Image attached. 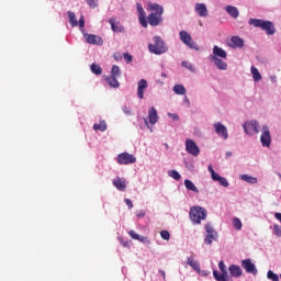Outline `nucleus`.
Wrapping results in <instances>:
<instances>
[{"instance_id": "1", "label": "nucleus", "mask_w": 281, "mask_h": 281, "mask_svg": "<svg viewBox=\"0 0 281 281\" xmlns=\"http://www.w3.org/2000/svg\"><path fill=\"white\" fill-rule=\"evenodd\" d=\"M248 23L249 25H252V27H260L268 36H273V34H276V25H273V22L271 21L250 19Z\"/></svg>"}, {"instance_id": "2", "label": "nucleus", "mask_w": 281, "mask_h": 281, "mask_svg": "<svg viewBox=\"0 0 281 281\" xmlns=\"http://www.w3.org/2000/svg\"><path fill=\"white\" fill-rule=\"evenodd\" d=\"M148 49L150 54L161 56V54L168 52V46H166V42L160 36H154V44H149Z\"/></svg>"}, {"instance_id": "3", "label": "nucleus", "mask_w": 281, "mask_h": 281, "mask_svg": "<svg viewBox=\"0 0 281 281\" xmlns=\"http://www.w3.org/2000/svg\"><path fill=\"white\" fill-rule=\"evenodd\" d=\"M189 216L195 225H200L201 221L207 218V211L201 206H193L190 209Z\"/></svg>"}, {"instance_id": "4", "label": "nucleus", "mask_w": 281, "mask_h": 281, "mask_svg": "<svg viewBox=\"0 0 281 281\" xmlns=\"http://www.w3.org/2000/svg\"><path fill=\"white\" fill-rule=\"evenodd\" d=\"M180 41H182V43L187 45V47H189L190 49L199 52V44H196V42H193L192 35H190V33H188L187 31H180Z\"/></svg>"}, {"instance_id": "5", "label": "nucleus", "mask_w": 281, "mask_h": 281, "mask_svg": "<svg viewBox=\"0 0 281 281\" xmlns=\"http://www.w3.org/2000/svg\"><path fill=\"white\" fill-rule=\"evenodd\" d=\"M116 161L121 166H128L131 164H135V161H137V158H135L133 154L122 153V154H119Z\"/></svg>"}, {"instance_id": "6", "label": "nucleus", "mask_w": 281, "mask_h": 281, "mask_svg": "<svg viewBox=\"0 0 281 281\" xmlns=\"http://www.w3.org/2000/svg\"><path fill=\"white\" fill-rule=\"evenodd\" d=\"M243 128L246 135H254V133L256 134L260 133V125L257 123V121H250V122L244 123Z\"/></svg>"}, {"instance_id": "7", "label": "nucleus", "mask_w": 281, "mask_h": 281, "mask_svg": "<svg viewBox=\"0 0 281 281\" xmlns=\"http://www.w3.org/2000/svg\"><path fill=\"white\" fill-rule=\"evenodd\" d=\"M260 142H261L262 146L266 148H269V146H271V131L269 130V126H267V125L262 126Z\"/></svg>"}, {"instance_id": "8", "label": "nucleus", "mask_w": 281, "mask_h": 281, "mask_svg": "<svg viewBox=\"0 0 281 281\" xmlns=\"http://www.w3.org/2000/svg\"><path fill=\"white\" fill-rule=\"evenodd\" d=\"M186 150L187 153H189V155H192L193 157H199V153H201L199 146L192 139L186 140Z\"/></svg>"}, {"instance_id": "9", "label": "nucleus", "mask_w": 281, "mask_h": 281, "mask_svg": "<svg viewBox=\"0 0 281 281\" xmlns=\"http://www.w3.org/2000/svg\"><path fill=\"white\" fill-rule=\"evenodd\" d=\"M213 126L218 137H222V139H227V137H229L227 127L225 125H223L222 123H215Z\"/></svg>"}, {"instance_id": "10", "label": "nucleus", "mask_w": 281, "mask_h": 281, "mask_svg": "<svg viewBox=\"0 0 281 281\" xmlns=\"http://www.w3.org/2000/svg\"><path fill=\"white\" fill-rule=\"evenodd\" d=\"M241 267L243 269H245L246 273H252V276H256L258 273V270L256 269V265L251 262V259L243 260Z\"/></svg>"}, {"instance_id": "11", "label": "nucleus", "mask_w": 281, "mask_h": 281, "mask_svg": "<svg viewBox=\"0 0 281 281\" xmlns=\"http://www.w3.org/2000/svg\"><path fill=\"white\" fill-rule=\"evenodd\" d=\"M85 38L89 45H104V41L98 35L85 34Z\"/></svg>"}, {"instance_id": "12", "label": "nucleus", "mask_w": 281, "mask_h": 281, "mask_svg": "<svg viewBox=\"0 0 281 281\" xmlns=\"http://www.w3.org/2000/svg\"><path fill=\"white\" fill-rule=\"evenodd\" d=\"M146 89H148V81H146V79H140L137 85V98H139V100H144Z\"/></svg>"}, {"instance_id": "13", "label": "nucleus", "mask_w": 281, "mask_h": 281, "mask_svg": "<svg viewBox=\"0 0 281 281\" xmlns=\"http://www.w3.org/2000/svg\"><path fill=\"white\" fill-rule=\"evenodd\" d=\"M112 183L114 188H116V190H119L120 192H126V188L128 183L126 182V179L116 177Z\"/></svg>"}, {"instance_id": "14", "label": "nucleus", "mask_w": 281, "mask_h": 281, "mask_svg": "<svg viewBox=\"0 0 281 281\" xmlns=\"http://www.w3.org/2000/svg\"><path fill=\"white\" fill-rule=\"evenodd\" d=\"M148 122L149 124H151V126H155V124L159 122V115L157 114V109H155L154 106H151L148 110Z\"/></svg>"}, {"instance_id": "15", "label": "nucleus", "mask_w": 281, "mask_h": 281, "mask_svg": "<svg viewBox=\"0 0 281 281\" xmlns=\"http://www.w3.org/2000/svg\"><path fill=\"white\" fill-rule=\"evenodd\" d=\"M210 59L213 60V63L217 67V69H221L222 71L227 70V63H225L223 59H221L216 56H210Z\"/></svg>"}, {"instance_id": "16", "label": "nucleus", "mask_w": 281, "mask_h": 281, "mask_svg": "<svg viewBox=\"0 0 281 281\" xmlns=\"http://www.w3.org/2000/svg\"><path fill=\"white\" fill-rule=\"evenodd\" d=\"M160 22H161V15H159L157 13H150L148 15V23L153 27H157V25H159Z\"/></svg>"}, {"instance_id": "17", "label": "nucleus", "mask_w": 281, "mask_h": 281, "mask_svg": "<svg viewBox=\"0 0 281 281\" xmlns=\"http://www.w3.org/2000/svg\"><path fill=\"white\" fill-rule=\"evenodd\" d=\"M228 271L232 278H240V276H243V269H240L237 265H231L228 267Z\"/></svg>"}, {"instance_id": "18", "label": "nucleus", "mask_w": 281, "mask_h": 281, "mask_svg": "<svg viewBox=\"0 0 281 281\" xmlns=\"http://www.w3.org/2000/svg\"><path fill=\"white\" fill-rule=\"evenodd\" d=\"M195 12L202 18H205L209 14L205 3H195Z\"/></svg>"}, {"instance_id": "19", "label": "nucleus", "mask_w": 281, "mask_h": 281, "mask_svg": "<svg viewBox=\"0 0 281 281\" xmlns=\"http://www.w3.org/2000/svg\"><path fill=\"white\" fill-rule=\"evenodd\" d=\"M211 56H215V58H224L227 59V52H225V49L218 47L217 45H215L213 47V55Z\"/></svg>"}, {"instance_id": "20", "label": "nucleus", "mask_w": 281, "mask_h": 281, "mask_svg": "<svg viewBox=\"0 0 281 281\" xmlns=\"http://www.w3.org/2000/svg\"><path fill=\"white\" fill-rule=\"evenodd\" d=\"M231 47H234V49H236V47H245V40H243L239 36H233L231 37Z\"/></svg>"}, {"instance_id": "21", "label": "nucleus", "mask_w": 281, "mask_h": 281, "mask_svg": "<svg viewBox=\"0 0 281 281\" xmlns=\"http://www.w3.org/2000/svg\"><path fill=\"white\" fill-rule=\"evenodd\" d=\"M105 82L109 85V87H112V89H120V81H117V77L110 75L105 77Z\"/></svg>"}, {"instance_id": "22", "label": "nucleus", "mask_w": 281, "mask_h": 281, "mask_svg": "<svg viewBox=\"0 0 281 281\" xmlns=\"http://www.w3.org/2000/svg\"><path fill=\"white\" fill-rule=\"evenodd\" d=\"M187 265H189L191 269L196 271V273H201V265L199 263V261L194 260L192 257H189L187 259Z\"/></svg>"}, {"instance_id": "23", "label": "nucleus", "mask_w": 281, "mask_h": 281, "mask_svg": "<svg viewBox=\"0 0 281 281\" xmlns=\"http://www.w3.org/2000/svg\"><path fill=\"white\" fill-rule=\"evenodd\" d=\"M109 23L113 32H116V33L124 32V26H122L120 22H115V19L111 18L109 20Z\"/></svg>"}, {"instance_id": "24", "label": "nucleus", "mask_w": 281, "mask_h": 281, "mask_svg": "<svg viewBox=\"0 0 281 281\" xmlns=\"http://www.w3.org/2000/svg\"><path fill=\"white\" fill-rule=\"evenodd\" d=\"M225 10L227 14H229V16H232L233 19H238V16H240V12L238 11V8L234 5H227Z\"/></svg>"}, {"instance_id": "25", "label": "nucleus", "mask_w": 281, "mask_h": 281, "mask_svg": "<svg viewBox=\"0 0 281 281\" xmlns=\"http://www.w3.org/2000/svg\"><path fill=\"white\" fill-rule=\"evenodd\" d=\"M213 276L216 281H227V269L222 270L221 273L217 270H214Z\"/></svg>"}, {"instance_id": "26", "label": "nucleus", "mask_w": 281, "mask_h": 281, "mask_svg": "<svg viewBox=\"0 0 281 281\" xmlns=\"http://www.w3.org/2000/svg\"><path fill=\"white\" fill-rule=\"evenodd\" d=\"M204 228L206 232V236H212L213 238H218V233H216V231H214L212 223H206Z\"/></svg>"}, {"instance_id": "27", "label": "nucleus", "mask_w": 281, "mask_h": 281, "mask_svg": "<svg viewBox=\"0 0 281 281\" xmlns=\"http://www.w3.org/2000/svg\"><path fill=\"white\" fill-rule=\"evenodd\" d=\"M128 234L131 238H133V240H139V243H150V240H148V237L137 235L135 231H130Z\"/></svg>"}, {"instance_id": "28", "label": "nucleus", "mask_w": 281, "mask_h": 281, "mask_svg": "<svg viewBox=\"0 0 281 281\" xmlns=\"http://www.w3.org/2000/svg\"><path fill=\"white\" fill-rule=\"evenodd\" d=\"M240 179H241V181H246V183H251V184L258 183V178L249 176V175H241Z\"/></svg>"}, {"instance_id": "29", "label": "nucleus", "mask_w": 281, "mask_h": 281, "mask_svg": "<svg viewBox=\"0 0 281 281\" xmlns=\"http://www.w3.org/2000/svg\"><path fill=\"white\" fill-rule=\"evenodd\" d=\"M184 187L187 188V190L199 194V188H196V186H194V182H192L191 180H184Z\"/></svg>"}, {"instance_id": "30", "label": "nucleus", "mask_w": 281, "mask_h": 281, "mask_svg": "<svg viewBox=\"0 0 281 281\" xmlns=\"http://www.w3.org/2000/svg\"><path fill=\"white\" fill-rule=\"evenodd\" d=\"M150 10L153 11L154 14L162 15L164 14V8L157 3L150 4Z\"/></svg>"}, {"instance_id": "31", "label": "nucleus", "mask_w": 281, "mask_h": 281, "mask_svg": "<svg viewBox=\"0 0 281 281\" xmlns=\"http://www.w3.org/2000/svg\"><path fill=\"white\" fill-rule=\"evenodd\" d=\"M68 19L71 27H78V20L76 19V13L68 11Z\"/></svg>"}, {"instance_id": "32", "label": "nucleus", "mask_w": 281, "mask_h": 281, "mask_svg": "<svg viewBox=\"0 0 281 281\" xmlns=\"http://www.w3.org/2000/svg\"><path fill=\"white\" fill-rule=\"evenodd\" d=\"M251 74L255 82H260L262 80V75H260V71L256 67H251Z\"/></svg>"}, {"instance_id": "33", "label": "nucleus", "mask_w": 281, "mask_h": 281, "mask_svg": "<svg viewBox=\"0 0 281 281\" xmlns=\"http://www.w3.org/2000/svg\"><path fill=\"white\" fill-rule=\"evenodd\" d=\"M93 128L94 131H101V133H104V131H106V121L102 120L99 123H95Z\"/></svg>"}, {"instance_id": "34", "label": "nucleus", "mask_w": 281, "mask_h": 281, "mask_svg": "<svg viewBox=\"0 0 281 281\" xmlns=\"http://www.w3.org/2000/svg\"><path fill=\"white\" fill-rule=\"evenodd\" d=\"M173 92L177 95H186V87H183V85H176L173 87Z\"/></svg>"}, {"instance_id": "35", "label": "nucleus", "mask_w": 281, "mask_h": 281, "mask_svg": "<svg viewBox=\"0 0 281 281\" xmlns=\"http://www.w3.org/2000/svg\"><path fill=\"white\" fill-rule=\"evenodd\" d=\"M90 69L92 71V74H94L95 76H102V67L98 64H92L90 66Z\"/></svg>"}, {"instance_id": "36", "label": "nucleus", "mask_w": 281, "mask_h": 281, "mask_svg": "<svg viewBox=\"0 0 281 281\" xmlns=\"http://www.w3.org/2000/svg\"><path fill=\"white\" fill-rule=\"evenodd\" d=\"M111 76L114 78H120V76H122V70H120L117 65L112 66Z\"/></svg>"}, {"instance_id": "37", "label": "nucleus", "mask_w": 281, "mask_h": 281, "mask_svg": "<svg viewBox=\"0 0 281 281\" xmlns=\"http://www.w3.org/2000/svg\"><path fill=\"white\" fill-rule=\"evenodd\" d=\"M267 278L268 280L280 281V277L271 270L268 271Z\"/></svg>"}, {"instance_id": "38", "label": "nucleus", "mask_w": 281, "mask_h": 281, "mask_svg": "<svg viewBox=\"0 0 281 281\" xmlns=\"http://www.w3.org/2000/svg\"><path fill=\"white\" fill-rule=\"evenodd\" d=\"M233 225H234L235 229H237V231L243 229V222H240V218H238V217H235L233 220Z\"/></svg>"}, {"instance_id": "39", "label": "nucleus", "mask_w": 281, "mask_h": 281, "mask_svg": "<svg viewBox=\"0 0 281 281\" xmlns=\"http://www.w3.org/2000/svg\"><path fill=\"white\" fill-rule=\"evenodd\" d=\"M169 177H171V179H175V181H179L181 179V175L177 170L169 171Z\"/></svg>"}, {"instance_id": "40", "label": "nucleus", "mask_w": 281, "mask_h": 281, "mask_svg": "<svg viewBox=\"0 0 281 281\" xmlns=\"http://www.w3.org/2000/svg\"><path fill=\"white\" fill-rule=\"evenodd\" d=\"M216 238H218V237H213L212 235H205L204 244L212 245V243H214V240H216Z\"/></svg>"}, {"instance_id": "41", "label": "nucleus", "mask_w": 281, "mask_h": 281, "mask_svg": "<svg viewBox=\"0 0 281 281\" xmlns=\"http://www.w3.org/2000/svg\"><path fill=\"white\" fill-rule=\"evenodd\" d=\"M138 16H146V11H144V7L140 3L136 4Z\"/></svg>"}, {"instance_id": "42", "label": "nucleus", "mask_w": 281, "mask_h": 281, "mask_svg": "<svg viewBox=\"0 0 281 281\" xmlns=\"http://www.w3.org/2000/svg\"><path fill=\"white\" fill-rule=\"evenodd\" d=\"M138 20L143 27H148V22L146 21V15H138Z\"/></svg>"}, {"instance_id": "43", "label": "nucleus", "mask_w": 281, "mask_h": 281, "mask_svg": "<svg viewBox=\"0 0 281 281\" xmlns=\"http://www.w3.org/2000/svg\"><path fill=\"white\" fill-rule=\"evenodd\" d=\"M220 186H223V188H229V182L227 181V178L221 177L220 180H217Z\"/></svg>"}, {"instance_id": "44", "label": "nucleus", "mask_w": 281, "mask_h": 281, "mask_svg": "<svg viewBox=\"0 0 281 281\" xmlns=\"http://www.w3.org/2000/svg\"><path fill=\"white\" fill-rule=\"evenodd\" d=\"M160 237L162 238V240H170V232L161 231L160 232Z\"/></svg>"}, {"instance_id": "45", "label": "nucleus", "mask_w": 281, "mask_h": 281, "mask_svg": "<svg viewBox=\"0 0 281 281\" xmlns=\"http://www.w3.org/2000/svg\"><path fill=\"white\" fill-rule=\"evenodd\" d=\"M182 67H186V69H189V71H194V66L189 61H182Z\"/></svg>"}, {"instance_id": "46", "label": "nucleus", "mask_w": 281, "mask_h": 281, "mask_svg": "<svg viewBox=\"0 0 281 281\" xmlns=\"http://www.w3.org/2000/svg\"><path fill=\"white\" fill-rule=\"evenodd\" d=\"M273 232H274V235L278 236L279 238H281V226L278 225V224H274L273 225Z\"/></svg>"}, {"instance_id": "47", "label": "nucleus", "mask_w": 281, "mask_h": 281, "mask_svg": "<svg viewBox=\"0 0 281 281\" xmlns=\"http://www.w3.org/2000/svg\"><path fill=\"white\" fill-rule=\"evenodd\" d=\"M125 63H133V56L128 53L123 54Z\"/></svg>"}, {"instance_id": "48", "label": "nucleus", "mask_w": 281, "mask_h": 281, "mask_svg": "<svg viewBox=\"0 0 281 281\" xmlns=\"http://www.w3.org/2000/svg\"><path fill=\"white\" fill-rule=\"evenodd\" d=\"M87 3L90 8H98V0H87Z\"/></svg>"}, {"instance_id": "49", "label": "nucleus", "mask_w": 281, "mask_h": 281, "mask_svg": "<svg viewBox=\"0 0 281 281\" xmlns=\"http://www.w3.org/2000/svg\"><path fill=\"white\" fill-rule=\"evenodd\" d=\"M124 203L127 205L128 210H133V201H131V199H124Z\"/></svg>"}, {"instance_id": "50", "label": "nucleus", "mask_w": 281, "mask_h": 281, "mask_svg": "<svg viewBox=\"0 0 281 281\" xmlns=\"http://www.w3.org/2000/svg\"><path fill=\"white\" fill-rule=\"evenodd\" d=\"M168 116L171 117L173 122H179V114L168 113Z\"/></svg>"}, {"instance_id": "51", "label": "nucleus", "mask_w": 281, "mask_h": 281, "mask_svg": "<svg viewBox=\"0 0 281 281\" xmlns=\"http://www.w3.org/2000/svg\"><path fill=\"white\" fill-rule=\"evenodd\" d=\"M218 269H220V271H225L227 269L224 261L218 262Z\"/></svg>"}, {"instance_id": "52", "label": "nucleus", "mask_w": 281, "mask_h": 281, "mask_svg": "<svg viewBox=\"0 0 281 281\" xmlns=\"http://www.w3.org/2000/svg\"><path fill=\"white\" fill-rule=\"evenodd\" d=\"M213 181H218L221 176L218 173H216V171L213 172V175H211Z\"/></svg>"}, {"instance_id": "53", "label": "nucleus", "mask_w": 281, "mask_h": 281, "mask_svg": "<svg viewBox=\"0 0 281 281\" xmlns=\"http://www.w3.org/2000/svg\"><path fill=\"white\" fill-rule=\"evenodd\" d=\"M79 27H85V16L81 15V18L79 19Z\"/></svg>"}, {"instance_id": "54", "label": "nucleus", "mask_w": 281, "mask_h": 281, "mask_svg": "<svg viewBox=\"0 0 281 281\" xmlns=\"http://www.w3.org/2000/svg\"><path fill=\"white\" fill-rule=\"evenodd\" d=\"M136 215L138 218H144L146 216V212L139 211Z\"/></svg>"}, {"instance_id": "55", "label": "nucleus", "mask_w": 281, "mask_h": 281, "mask_svg": "<svg viewBox=\"0 0 281 281\" xmlns=\"http://www.w3.org/2000/svg\"><path fill=\"white\" fill-rule=\"evenodd\" d=\"M274 218H277V221H280V223H281V213H276Z\"/></svg>"}, {"instance_id": "56", "label": "nucleus", "mask_w": 281, "mask_h": 281, "mask_svg": "<svg viewBox=\"0 0 281 281\" xmlns=\"http://www.w3.org/2000/svg\"><path fill=\"white\" fill-rule=\"evenodd\" d=\"M160 276H162V279L166 280V272L164 270H159Z\"/></svg>"}, {"instance_id": "57", "label": "nucleus", "mask_w": 281, "mask_h": 281, "mask_svg": "<svg viewBox=\"0 0 281 281\" xmlns=\"http://www.w3.org/2000/svg\"><path fill=\"white\" fill-rule=\"evenodd\" d=\"M209 172L211 173V175H213L215 171H214V168H212V165H210L209 166Z\"/></svg>"}, {"instance_id": "58", "label": "nucleus", "mask_w": 281, "mask_h": 281, "mask_svg": "<svg viewBox=\"0 0 281 281\" xmlns=\"http://www.w3.org/2000/svg\"><path fill=\"white\" fill-rule=\"evenodd\" d=\"M124 113H126V115H131V110H128L127 108H124Z\"/></svg>"}, {"instance_id": "59", "label": "nucleus", "mask_w": 281, "mask_h": 281, "mask_svg": "<svg viewBox=\"0 0 281 281\" xmlns=\"http://www.w3.org/2000/svg\"><path fill=\"white\" fill-rule=\"evenodd\" d=\"M144 122H145L147 128H150V126L148 125V120H147V119H144Z\"/></svg>"}, {"instance_id": "60", "label": "nucleus", "mask_w": 281, "mask_h": 281, "mask_svg": "<svg viewBox=\"0 0 281 281\" xmlns=\"http://www.w3.org/2000/svg\"><path fill=\"white\" fill-rule=\"evenodd\" d=\"M226 157H232V151H227Z\"/></svg>"}, {"instance_id": "61", "label": "nucleus", "mask_w": 281, "mask_h": 281, "mask_svg": "<svg viewBox=\"0 0 281 281\" xmlns=\"http://www.w3.org/2000/svg\"><path fill=\"white\" fill-rule=\"evenodd\" d=\"M161 76L162 78H168V76L165 72H162Z\"/></svg>"}, {"instance_id": "62", "label": "nucleus", "mask_w": 281, "mask_h": 281, "mask_svg": "<svg viewBox=\"0 0 281 281\" xmlns=\"http://www.w3.org/2000/svg\"><path fill=\"white\" fill-rule=\"evenodd\" d=\"M114 58H115V60H120L119 57H117V55H114Z\"/></svg>"}, {"instance_id": "63", "label": "nucleus", "mask_w": 281, "mask_h": 281, "mask_svg": "<svg viewBox=\"0 0 281 281\" xmlns=\"http://www.w3.org/2000/svg\"><path fill=\"white\" fill-rule=\"evenodd\" d=\"M184 100H186V102H190V101L188 100V97H186Z\"/></svg>"}, {"instance_id": "64", "label": "nucleus", "mask_w": 281, "mask_h": 281, "mask_svg": "<svg viewBox=\"0 0 281 281\" xmlns=\"http://www.w3.org/2000/svg\"><path fill=\"white\" fill-rule=\"evenodd\" d=\"M279 177H281V175L279 173Z\"/></svg>"}]
</instances>
